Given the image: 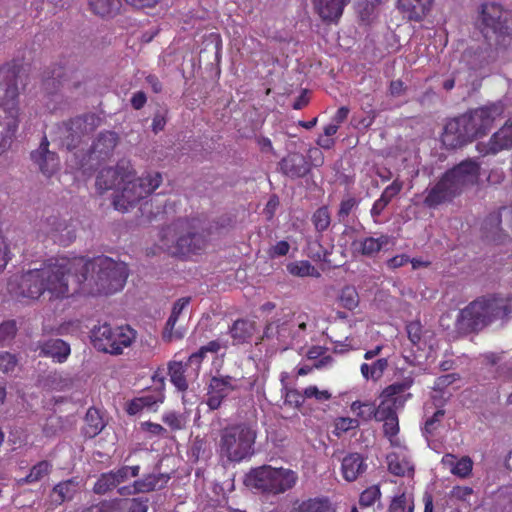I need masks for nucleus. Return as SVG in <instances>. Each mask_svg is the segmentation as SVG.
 I'll return each instance as SVG.
<instances>
[{
  "mask_svg": "<svg viewBox=\"0 0 512 512\" xmlns=\"http://www.w3.org/2000/svg\"><path fill=\"white\" fill-rule=\"evenodd\" d=\"M72 271L76 272L79 282H89L91 294L116 293L124 287L128 277L124 262L104 255L93 259L61 256L47 260L41 268L23 273L18 283V294L31 299H38L45 292L51 298L66 297L68 276Z\"/></svg>",
  "mask_w": 512,
  "mask_h": 512,
  "instance_id": "obj_1",
  "label": "nucleus"
},
{
  "mask_svg": "<svg viewBox=\"0 0 512 512\" xmlns=\"http://www.w3.org/2000/svg\"><path fill=\"white\" fill-rule=\"evenodd\" d=\"M162 182L158 172H147L134 178V169L129 161L121 160L115 167L100 170L96 178V188L99 193L110 189H118L113 199L114 208L126 212L141 199L155 191Z\"/></svg>",
  "mask_w": 512,
  "mask_h": 512,
  "instance_id": "obj_2",
  "label": "nucleus"
},
{
  "mask_svg": "<svg viewBox=\"0 0 512 512\" xmlns=\"http://www.w3.org/2000/svg\"><path fill=\"white\" fill-rule=\"evenodd\" d=\"M140 470L141 468L139 465H122L118 468L102 473L94 484L93 491L96 494H105L116 489L120 496L128 497L160 489L169 480L167 475L151 473L134 480L132 483L125 484L131 478L138 477Z\"/></svg>",
  "mask_w": 512,
  "mask_h": 512,
  "instance_id": "obj_3",
  "label": "nucleus"
},
{
  "mask_svg": "<svg viewBox=\"0 0 512 512\" xmlns=\"http://www.w3.org/2000/svg\"><path fill=\"white\" fill-rule=\"evenodd\" d=\"M20 124L18 74L14 66H0V155L7 151Z\"/></svg>",
  "mask_w": 512,
  "mask_h": 512,
  "instance_id": "obj_4",
  "label": "nucleus"
},
{
  "mask_svg": "<svg viewBox=\"0 0 512 512\" xmlns=\"http://www.w3.org/2000/svg\"><path fill=\"white\" fill-rule=\"evenodd\" d=\"M512 312V297L492 294L480 297L465 308L457 317L460 328L481 330L494 321L505 319Z\"/></svg>",
  "mask_w": 512,
  "mask_h": 512,
  "instance_id": "obj_5",
  "label": "nucleus"
},
{
  "mask_svg": "<svg viewBox=\"0 0 512 512\" xmlns=\"http://www.w3.org/2000/svg\"><path fill=\"white\" fill-rule=\"evenodd\" d=\"M479 170V163L472 159L464 160L448 170L434 186L426 189L425 205L434 208L452 201L465 185L477 180Z\"/></svg>",
  "mask_w": 512,
  "mask_h": 512,
  "instance_id": "obj_6",
  "label": "nucleus"
},
{
  "mask_svg": "<svg viewBox=\"0 0 512 512\" xmlns=\"http://www.w3.org/2000/svg\"><path fill=\"white\" fill-rule=\"evenodd\" d=\"M171 238L175 244L169 247L170 252L177 256L198 253L207 243L201 222L198 219H178L164 231V239Z\"/></svg>",
  "mask_w": 512,
  "mask_h": 512,
  "instance_id": "obj_7",
  "label": "nucleus"
},
{
  "mask_svg": "<svg viewBox=\"0 0 512 512\" xmlns=\"http://www.w3.org/2000/svg\"><path fill=\"white\" fill-rule=\"evenodd\" d=\"M482 33L487 39L490 35L495 37L498 49L512 50V13L496 2H487L481 5Z\"/></svg>",
  "mask_w": 512,
  "mask_h": 512,
  "instance_id": "obj_8",
  "label": "nucleus"
},
{
  "mask_svg": "<svg viewBox=\"0 0 512 512\" xmlns=\"http://www.w3.org/2000/svg\"><path fill=\"white\" fill-rule=\"evenodd\" d=\"M256 427L240 423L224 428L220 434V453L232 462H241L254 454Z\"/></svg>",
  "mask_w": 512,
  "mask_h": 512,
  "instance_id": "obj_9",
  "label": "nucleus"
},
{
  "mask_svg": "<svg viewBox=\"0 0 512 512\" xmlns=\"http://www.w3.org/2000/svg\"><path fill=\"white\" fill-rule=\"evenodd\" d=\"M298 480L296 472L286 468L264 465L252 469L247 475V484L262 493L278 495L292 489Z\"/></svg>",
  "mask_w": 512,
  "mask_h": 512,
  "instance_id": "obj_10",
  "label": "nucleus"
},
{
  "mask_svg": "<svg viewBox=\"0 0 512 512\" xmlns=\"http://www.w3.org/2000/svg\"><path fill=\"white\" fill-rule=\"evenodd\" d=\"M306 323L299 316H284L271 320L265 327L263 339L280 350H287L301 345L305 340Z\"/></svg>",
  "mask_w": 512,
  "mask_h": 512,
  "instance_id": "obj_11",
  "label": "nucleus"
},
{
  "mask_svg": "<svg viewBox=\"0 0 512 512\" xmlns=\"http://www.w3.org/2000/svg\"><path fill=\"white\" fill-rule=\"evenodd\" d=\"M135 335V331L129 326L113 328L105 323L92 330L91 339L98 351L118 355L132 344Z\"/></svg>",
  "mask_w": 512,
  "mask_h": 512,
  "instance_id": "obj_12",
  "label": "nucleus"
},
{
  "mask_svg": "<svg viewBox=\"0 0 512 512\" xmlns=\"http://www.w3.org/2000/svg\"><path fill=\"white\" fill-rule=\"evenodd\" d=\"M413 385L412 378H405L386 387L381 393V402L375 407L376 421L386 420L397 416L396 411L404 406L411 397L409 389Z\"/></svg>",
  "mask_w": 512,
  "mask_h": 512,
  "instance_id": "obj_13",
  "label": "nucleus"
},
{
  "mask_svg": "<svg viewBox=\"0 0 512 512\" xmlns=\"http://www.w3.org/2000/svg\"><path fill=\"white\" fill-rule=\"evenodd\" d=\"M94 115L76 117L59 125L55 131L56 139L67 150L76 148L83 137L92 132L96 126Z\"/></svg>",
  "mask_w": 512,
  "mask_h": 512,
  "instance_id": "obj_14",
  "label": "nucleus"
},
{
  "mask_svg": "<svg viewBox=\"0 0 512 512\" xmlns=\"http://www.w3.org/2000/svg\"><path fill=\"white\" fill-rule=\"evenodd\" d=\"M504 109V104L498 101L464 113L474 138L486 135L493 127L494 122L503 115Z\"/></svg>",
  "mask_w": 512,
  "mask_h": 512,
  "instance_id": "obj_15",
  "label": "nucleus"
},
{
  "mask_svg": "<svg viewBox=\"0 0 512 512\" xmlns=\"http://www.w3.org/2000/svg\"><path fill=\"white\" fill-rule=\"evenodd\" d=\"M474 139L464 114L450 119L441 136L443 145L448 149L461 147Z\"/></svg>",
  "mask_w": 512,
  "mask_h": 512,
  "instance_id": "obj_16",
  "label": "nucleus"
},
{
  "mask_svg": "<svg viewBox=\"0 0 512 512\" xmlns=\"http://www.w3.org/2000/svg\"><path fill=\"white\" fill-rule=\"evenodd\" d=\"M476 149L482 156L496 155L512 149V118L494 132L488 141L477 143Z\"/></svg>",
  "mask_w": 512,
  "mask_h": 512,
  "instance_id": "obj_17",
  "label": "nucleus"
},
{
  "mask_svg": "<svg viewBox=\"0 0 512 512\" xmlns=\"http://www.w3.org/2000/svg\"><path fill=\"white\" fill-rule=\"evenodd\" d=\"M496 59V52L486 40L468 46L462 54V62L471 70L478 71L489 66Z\"/></svg>",
  "mask_w": 512,
  "mask_h": 512,
  "instance_id": "obj_18",
  "label": "nucleus"
},
{
  "mask_svg": "<svg viewBox=\"0 0 512 512\" xmlns=\"http://www.w3.org/2000/svg\"><path fill=\"white\" fill-rule=\"evenodd\" d=\"M237 388V379L228 375L213 376L208 386L206 404L211 410L218 409L223 400Z\"/></svg>",
  "mask_w": 512,
  "mask_h": 512,
  "instance_id": "obj_19",
  "label": "nucleus"
},
{
  "mask_svg": "<svg viewBox=\"0 0 512 512\" xmlns=\"http://www.w3.org/2000/svg\"><path fill=\"white\" fill-rule=\"evenodd\" d=\"M48 147L49 142L44 137L39 147L31 152L30 157L44 175L51 176L59 170L60 161L58 155L50 151Z\"/></svg>",
  "mask_w": 512,
  "mask_h": 512,
  "instance_id": "obj_20",
  "label": "nucleus"
},
{
  "mask_svg": "<svg viewBox=\"0 0 512 512\" xmlns=\"http://www.w3.org/2000/svg\"><path fill=\"white\" fill-rule=\"evenodd\" d=\"M280 171L291 179L303 178L311 170L306 157L298 152L289 153L279 162Z\"/></svg>",
  "mask_w": 512,
  "mask_h": 512,
  "instance_id": "obj_21",
  "label": "nucleus"
},
{
  "mask_svg": "<svg viewBox=\"0 0 512 512\" xmlns=\"http://www.w3.org/2000/svg\"><path fill=\"white\" fill-rule=\"evenodd\" d=\"M35 351H39L40 356L50 357L58 363H63L70 355V346L59 338H50L39 340L36 343Z\"/></svg>",
  "mask_w": 512,
  "mask_h": 512,
  "instance_id": "obj_22",
  "label": "nucleus"
},
{
  "mask_svg": "<svg viewBox=\"0 0 512 512\" xmlns=\"http://www.w3.org/2000/svg\"><path fill=\"white\" fill-rule=\"evenodd\" d=\"M191 298L183 297L178 299L172 308L171 314L166 322L165 328L162 333V338L166 342H172L179 340L184 337L185 331L181 328H176L175 325L183 312V310L189 305Z\"/></svg>",
  "mask_w": 512,
  "mask_h": 512,
  "instance_id": "obj_23",
  "label": "nucleus"
},
{
  "mask_svg": "<svg viewBox=\"0 0 512 512\" xmlns=\"http://www.w3.org/2000/svg\"><path fill=\"white\" fill-rule=\"evenodd\" d=\"M47 225L50 227L48 235L54 243H58L61 246H68L76 238L75 229L57 217L49 218Z\"/></svg>",
  "mask_w": 512,
  "mask_h": 512,
  "instance_id": "obj_24",
  "label": "nucleus"
},
{
  "mask_svg": "<svg viewBox=\"0 0 512 512\" xmlns=\"http://www.w3.org/2000/svg\"><path fill=\"white\" fill-rule=\"evenodd\" d=\"M350 0H312L313 6L323 21L337 22Z\"/></svg>",
  "mask_w": 512,
  "mask_h": 512,
  "instance_id": "obj_25",
  "label": "nucleus"
},
{
  "mask_svg": "<svg viewBox=\"0 0 512 512\" xmlns=\"http://www.w3.org/2000/svg\"><path fill=\"white\" fill-rule=\"evenodd\" d=\"M391 237L381 234L379 237H365L352 243L355 252L366 257H373L390 243Z\"/></svg>",
  "mask_w": 512,
  "mask_h": 512,
  "instance_id": "obj_26",
  "label": "nucleus"
},
{
  "mask_svg": "<svg viewBox=\"0 0 512 512\" xmlns=\"http://www.w3.org/2000/svg\"><path fill=\"white\" fill-rule=\"evenodd\" d=\"M367 469L364 457L359 453L347 454L341 462V473L343 478L352 482L361 476Z\"/></svg>",
  "mask_w": 512,
  "mask_h": 512,
  "instance_id": "obj_27",
  "label": "nucleus"
},
{
  "mask_svg": "<svg viewBox=\"0 0 512 512\" xmlns=\"http://www.w3.org/2000/svg\"><path fill=\"white\" fill-rule=\"evenodd\" d=\"M386 460L390 473L400 477H410L414 474V465L408 451L402 450L401 453H389Z\"/></svg>",
  "mask_w": 512,
  "mask_h": 512,
  "instance_id": "obj_28",
  "label": "nucleus"
},
{
  "mask_svg": "<svg viewBox=\"0 0 512 512\" xmlns=\"http://www.w3.org/2000/svg\"><path fill=\"white\" fill-rule=\"evenodd\" d=\"M80 489V481L73 477L56 484L51 492V501L56 505H61L74 498Z\"/></svg>",
  "mask_w": 512,
  "mask_h": 512,
  "instance_id": "obj_29",
  "label": "nucleus"
},
{
  "mask_svg": "<svg viewBox=\"0 0 512 512\" xmlns=\"http://www.w3.org/2000/svg\"><path fill=\"white\" fill-rule=\"evenodd\" d=\"M433 0H398L399 9L409 20L421 21L430 11Z\"/></svg>",
  "mask_w": 512,
  "mask_h": 512,
  "instance_id": "obj_30",
  "label": "nucleus"
},
{
  "mask_svg": "<svg viewBox=\"0 0 512 512\" xmlns=\"http://www.w3.org/2000/svg\"><path fill=\"white\" fill-rule=\"evenodd\" d=\"M188 368L191 370L188 375L196 377L193 372L195 365H190L188 361L186 364L178 361H170L168 363L170 381L178 391L184 392L188 389V381L185 374Z\"/></svg>",
  "mask_w": 512,
  "mask_h": 512,
  "instance_id": "obj_31",
  "label": "nucleus"
},
{
  "mask_svg": "<svg viewBox=\"0 0 512 512\" xmlns=\"http://www.w3.org/2000/svg\"><path fill=\"white\" fill-rule=\"evenodd\" d=\"M118 142V135L113 131L101 132L93 142L91 152L98 157L108 156Z\"/></svg>",
  "mask_w": 512,
  "mask_h": 512,
  "instance_id": "obj_32",
  "label": "nucleus"
},
{
  "mask_svg": "<svg viewBox=\"0 0 512 512\" xmlns=\"http://www.w3.org/2000/svg\"><path fill=\"white\" fill-rule=\"evenodd\" d=\"M227 347H228L227 341H223L221 339H216V340L210 341L206 345L200 347V349L197 352L191 354L188 358V362L190 365H195V368L193 369L194 375L198 376L201 362L208 352L218 353L221 349H226Z\"/></svg>",
  "mask_w": 512,
  "mask_h": 512,
  "instance_id": "obj_33",
  "label": "nucleus"
},
{
  "mask_svg": "<svg viewBox=\"0 0 512 512\" xmlns=\"http://www.w3.org/2000/svg\"><path fill=\"white\" fill-rule=\"evenodd\" d=\"M148 499L133 498L120 499L112 502V504L102 512H147Z\"/></svg>",
  "mask_w": 512,
  "mask_h": 512,
  "instance_id": "obj_34",
  "label": "nucleus"
},
{
  "mask_svg": "<svg viewBox=\"0 0 512 512\" xmlns=\"http://www.w3.org/2000/svg\"><path fill=\"white\" fill-rule=\"evenodd\" d=\"M89 10L102 18H111L120 10V0H87Z\"/></svg>",
  "mask_w": 512,
  "mask_h": 512,
  "instance_id": "obj_35",
  "label": "nucleus"
},
{
  "mask_svg": "<svg viewBox=\"0 0 512 512\" xmlns=\"http://www.w3.org/2000/svg\"><path fill=\"white\" fill-rule=\"evenodd\" d=\"M253 332V323L244 319L236 320L229 329V333L233 339L234 344H242L248 342L251 339Z\"/></svg>",
  "mask_w": 512,
  "mask_h": 512,
  "instance_id": "obj_36",
  "label": "nucleus"
},
{
  "mask_svg": "<svg viewBox=\"0 0 512 512\" xmlns=\"http://www.w3.org/2000/svg\"><path fill=\"white\" fill-rule=\"evenodd\" d=\"M51 471L52 464L47 460H42L36 463L24 478L19 479L18 484L24 485L36 483L48 476Z\"/></svg>",
  "mask_w": 512,
  "mask_h": 512,
  "instance_id": "obj_37",
  "label": "nucleus"
},
{
  "mask_svg": "<svg viewBox=\"0 0 512 512\" xmlns=\"http://www.w3.org/2000/svg\"><path fill=\"white\" fill-rule=\"evenodd\" d=\"M388 368V360L380 358L371 364L363 363L360 366V371L364 379L377 381L380 379L385 370Z\"/></svg>",
  "mask_w": 512,
  "mask_h": 512,
  "instance_id": "obj_38",
  "label": "nucleus"
},
{
  "mask_svg": "<svg viewBox=\"0 0 512 512\" xmlns=\"http://www.w3.org/2000/svg\"><path fill=\"white\" fill-rule=\"evenodd\" d=\"M375 404L372 402H362L356 400L351 403L350 409L359 419L360 423H367L372 419L376 420Z\"/></svg>",
  "mask_w": 512,
  "mask_h": 512,
  "instance_id": "obj_39",
  "label": "nucleus"
},
{
  "mask_svg": "<svg viewBox=\"0 0 512 512\" xmlns=\"http://www.w3.org/2000/svg\"><path fill=\"white\" fill-rule=\"evenodd\" d=\"M287 271L298 277H320V272L307 260L291 262L287 265Z\"/></svg>",
  "mask_w": 512,
  "mask_h": 512,
  "instance_id": "obj_40",
  "label": "nucleus"
},
{
  "mask_svg": "<svg viewBox=\"0 0 512 512\" xmlns=\"http://www.w3.org/2000/svg\"><path fill=\"white\" fill-rule=\"evenodd\" d=\"M453 459H454V456L451 454H447L443 458V461L445 463H450L452 465V468H451L452 474L459 476L461 478H465L471 474L472 468H473V462L468 456L462 457L455 464L452 463Z\"/></svg>",
  "mask_w": 512,
  "mask_h": 512,
  "instance_id": "obj_41",
  "label": "nucleus"
},
{
  "mask_svg": "<svg viewBox=\"0 0 512 512\" xmlns=\"http://www.w3.org/2000/svg\"><path fill=\"white\" fill-rule=\"evenodd\" d=\"M388 512H414V499L405 492L395 495L389 505Z\"/></svg>",
  "mask_w": 512,
  "mask_h": 512,
  "instance_id": "obj_42",
  "label": "nucleus"
},
{
  "mask_svg": "<svg viewBox=\"0 0 512 512\" xmlns=\"http://www.w3.org/2000/svg\"><path fill=\"white\" fill-rule=\"evenodd\" d=\"M330 503L327 499H308L301 502L292 512H328Z\"/></svg>",
  "mask_w": 512,
  "mask_h": 512,
  "instance_id": "obj_43",
  "label": "nucleus"
},
{
  "mask_svg": "<svg viewBox=\"0 0 512 512\" xmlns=\"http://www.w3.org/2000/svg\"><path fill=\"white\" fill-rule=\"evenodd\" d=\"M312 224L318 233L326 231L331 224V214L327 206L319 207L311 217Z\"/></svg>",
  "mask_w": 512,
  "mask_h": 512,
  "instance_id": "obj_44",
  "label": "nucleus"
},
{
  "mask_svg": "<svg viewBox=\"0 0 512 512\" xmlns=\"http://www.w3.org/2000/svg\"><path fill=\"white\" fill-rule=\"evenodd\" d=\"M85 422L87 424V433L90 436L99 434L104 428V422L96 409L90 408L85 416Z\"/></svg>",
  "mask_w": 512,
  "mask_h": 512,
  "instance_id": "obj_45",
  "label": "nucleus"
},
{
  "mask_svg": "<svg viewBox=\"0 0 512 512\" xmlns=\"http://www.w3.org/2000/svg\"><path fill=\"white\" fill-rule=\"evenodd\" d=\"M360 426V421L357 418L351 417H339L334 421V434L336 436H341L343 433H346L350 430L358 429Z\"/></svg>",
  "mask_w": 512,
  "mask_h": 512,
  "instance_id": "obj_46",
  "label": "nucleus"
},
{
  "mask_svg": "<svg viewBox=\"0 0 512 512\" xmlns=\"http://www.w3.org/2000/svg\"><path fill=\"white\" fill-rule=\"evenodd\" d=\"M340 305L348 310H353L358 306L359 297L358 293L353 287H345L342 289L339 296Z\"/></svg>",
  "mask_w": 512,
  "mask_h": 512,
  "instance_id": "obj_47",
  "label": "nucleus"
},
{
  "mask_svg": "<svg viewBox=\"0 0 512 512\" xmlns=\"http://www.w3.org/2000/svg\"><path fill=\"white\" fill-rule=\"evenodd\" d=\"M359 205V201L355 197H348L340 202L337 212V219L340 223L346 225L347 218L350 213L355 210Z\"/></svg>",
  "mask_w": 512,
  "mask_h": 512,
  "instance_id": "obj_48",
  "label": "nucleus"
},
{
  "mask_svg": "<svg viewBox=\"0 0 512 512\" xmlns=\"http://www.w3.org/2000/svg\"><path fill=\"white\" fill-rule=\"evenodd\" d=\"M381 497L379 486L373 485L365 489L359 497V505L361 507H370Z\"/></svg>",
  "mask_w": 512,
  "mask_h": 512,
  "instance_id": "obj_49",
  "label": "nucleus"
},
{
  "mask_svg": "<svg viewBox=\"0 0 512 512\" xmlns=\"http://www.w3.org/2000/svg\"><path fill=\"white\" fill-rule=\"evenodd\" d=\"M140 399L146 410L156 411L159 404L164 401V394L161 390L153 391L140 396Z\"/></svg>",
  "mask_w": 512,
  "mask_h": 512,
  "instance_id": "obj_50",
  "label": "nucleus"
},
{
  "mask_svg": "<svg viewBox=\"0 0 512 512\" xmlns=\"http://www.w3.org/2000/svg\"><path fill=\"white\" fill-rule=\"evenodd\" d=\"M162 420L174 431L182 430L186 425V418L182 414L173 411L165 413Z\"/></svg>",
  "mask_w": 512,
  "mask_h": 512,
  "instance_id": "obj_51",
  "label": "nucleus"
},
{
  "mask_svg": "<svg viewBox=\"0 0 512 512\" xmlns=\"http://www.w3.org/2000/svg\"><path fill=\"white\" fill-rule=\"evenodd\" d=\"M17 328L14 321H7L0 324V346L10 342L16 335Z\"/></svg>",
  "mask_w": 512,
  "mask_h": 512,
  "instance_id": "obj_52",
  "label": "nucleus"
},
{
  "mask_svg": "<svg viewBox=\"0 0 512 512\" xmlns=\"http://www.w3.org/2000/svg\"><path fill=\"white\" fill-rule=\"evenodd\" d=\"M444 410L438 409L434 412L432 417L428 418L425 422L424 428H423V434L425 436L432 435L435 430L438 428L440 422L442 421L444 417Z\"/></svg>",
  "mask_w": 512,
  "mask_h": 512,
  "instance_id": "obj_53",
  "label": "nucleus"
},
{
  "mask_svg": "<svg viewBox=\"0 0 512 512\" xmlns=\"http://www.w3.org/2000/svg\"><path fill=\"white\" fill-rule=\"evenodd\" d=\"M403 188V182L399 179H395L390 185H388L382 192L380 198L383 199L386 203H390V201L400 193Z\"/></svg>",
  "mask_w": 512,
  "mask_h": 512,
  "instance_id": "obj_54",
  "label": "nucleus"
},
{
  "mask_svg": "<svg viewBox=\"0 0 512 512\" xmlns=\"http://www.w3.org/2000/svg\"><path fill=\"white\" fill-rule=\"evenodd\" d=\"M406 331L409 340L413 345H417L422 337V325L419 321H412L407 324Z\"/></svg>",
  "mask_w": 512,
  "mask_h": 512,
  "instance_id": "obj_55",
  "label": "nucleus"
},
{
  "mask_svg": "<svg viewBox=\"0 0 512 512\" xmlns=\"http://www.w3.org/2000/svg\"><path fill=\"white\" fill-rule=\"evenodd\" d=\"M304 396L315 398L318 401H326L331 398V393L328 390H319L317 386H308L304 389Z\"/></svg>",
  "mask_w": 512,
  "mask_h": 512,
  "instance_id": "obj_56",
  "label": "nucleus"
},
{
  "mask_svg": "<svg viewBox=\"0 0 512 512\" xmlns=\"http://www.w3.org/2000/svg\"><path fill=\"white\" fill-rule=\"evenodd\" d=\"M458 379H459V375L457 373H450V374L442 375V376L436 378L433 388L438 391H443L445 388H447L449 385H451Z\"/></svg>",
  "mask_w": 512,
  "mask_h": 512,
  "instance_id": "obj_57",
  "label": "nucleus"
},
{
  "mask_svg": "<svg viewBox=\"0 0 512 512\" xmlns=\"http://www.w3.org/2000/svg\"><path fill=\"white\" fill-rule=\"evenodd\" d=\"M304 392L301 393L296 389L286 390L285 393V402L294 405L295 407H299L304 403L305 400Z\"/></svg>",
  "mask_w": 512,
  "mask_h": 512,
  "instance_id": "obj_58",
  "label": "nucleus"
},
{
  "mask_svg": "<svg viewBox=\"0 0 512 512\" xmlns=\"http://www.w3.org/2000/svg\"><path fill=\"white\" fill-rule=\"evenodd\" d=\"M383 422V431L386 437L398 435L399 433V422L398 416L388 418L386 420H382Z\"/></svg>",
  "mask_w": 512,
  "mask_h": 512,
  "instance_id": "obj_59",
  "label": "nucleus"
},
{
  "mask_svg": "<svg viewBox=\"0 0 512 512\" xmlns=\"http://www.w3.org/2000/svg\"><path fill=\"white\" fill-rule=\"evenodd\" d=\"M16 366V358L14 355L4 352L0 353V370L3 372H9Z\"/></svg>",
  "mask_w": 512,
  "mask_h": 512,
  "instance_id": "obj_60",
  "label": "nucleus"
},
{
  "mask_svg": "<svg viewBox=\"0 0 512 512\" xmlns=\"http://www.w3.org/2000/svg\"><path fill=\"white\" fill-rule=\"evenodd\" d=\"M290 249V245L287 241H279L270 249V256L272 257H280L288 254Z\"/></svg>",
  "mask_w": 512,
  "mask_h": 512,
  "instance_id": "obj_61",
  "label": "nucleus"
},
{
  "mask_svg": "<svg viewBox=\"0 0 512 512\" xmlns=\"http://www.w3.org/2000/svg\"><path fill=\"white\" fill-rule=\"evenodd\" d=\"M142 427L145 431L155 436H165L167 433L166 429L157 423L144 422L142 423Z\"/></svg>",
  "mask_w": 512,
  "mask_h": 512,
  "instance_id": "obj_62",
  "label": "nucleus"
},
{
  "mask_svg": "<svg viewBox=\"0 0 512 512\" xmlns=\"http://www.w3.org/2000/svg\"><path fill=\"white\" fill-rule=\"evenodd\" d=\"M410 261L407 255H396L387 261V266L391 269L402 267Z\"/></svg>",
  "mask_w": 512,
  "mask_h": 512,
  "instance_id": "obj_63",
  "label": "nucleus"
},
{
  "mask_svg": "<svg viewBox=\"0 0 512 512\" xmlns=\"http://www.w3.org/2000/svg\"><path fill=\"white\" fill-rule=\"evenodd\" d=\"M147 97L143 91H137L131 98V105L134 109L139 110L146 104Z\"/></svg>",
  "mask_w": 512,
  "mask_h": 512,
  "instance_id": "obj_64",
  "label": "nucleus"
}]
</instances>
